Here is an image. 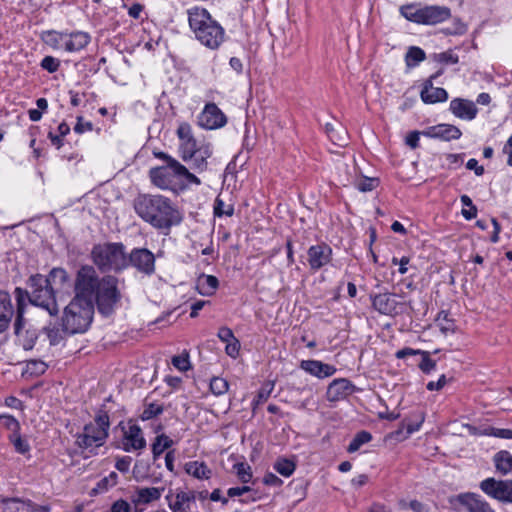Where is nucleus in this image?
Returning a JSON list of instances; mask_svg holds the SVG:
<instances>
[{
  "instance_id": "obj_1",
  "label": "nucleus",
  "mask_w": 512,
  "mask_h": 512,
  "mask_svg": "<svg viewBox=\"0 0 512 512\" xmlns=\"http://www.w3.org/2000/svg\"><path fill=\"white\" fill-rule=\"evenodd\" d=\"M134 209L143 221L165 234L183 220L179 209L163 195L141 194L134 200Z\"/></svg>"
},
{
  "instance_id": "obj_2",
  "label": "nucleus",
  "mask_w": 512,
  "mask_h": 512,
  "mask_svg": "<svg viewBox=\"0 0 512 512\" xmlns=\"http://www.w3.org/2000/svg\"><path fill=\"white\" fill-rule=\"evenodd\" d=\"M189 28L201 45L217 50L225 41V29L205 8L194 6L187 10Z\"/></svg>"
},
{
  "instance_id": "obj_3",
  "label": "nucleus",
  "mask_w": 512,
  "mask_h": 512,
  "mask_svg": "<svg viewBox=\"0 0 512 512\" xmlns=\"http://www.w3.org/2000/svg\"><path fill=\"white\" fill-rule=\"evenodd\" d=\"M91 260L103 273L121 272L128 268L126 247L121 242L98 243L92 247Z\"/></svg>"
},
{
  "instance_id": "obj_4",
  "label": "nucleus",
  "mask_w": 512,
  "mask_h": 512,
  "mask_svg": "<svg viewBox=\"0 0 512 512\" xmlns=\"http://www.w3.org/2000/svg\"><path fill=\"white\" fill-rule=\"evenodd\" d=\"M94 317V303L87 300L72 298L64 308L61 327L68 335L85 333Z\"/></svg>"
},
{
  "instance_id": "obj_5",
  "label": "nucleus",
  "mask_w": 512,
  "mask_h": 512,
  "mask_svg": "<svg viewBox=\"0 0 512 512\" xmlns=\"http://www.w3.org/2000/svg\"><path fill=\"white\" fill-rule=\"evenodd\" d=\"M110 419L107 411H97L94 421L86 424L76 436V445L83 450L93 452L103 446L109 436Z\"/></svg>"
},
{
  "instance_id": "obj_6",
  "label": "nucleus",
  "mask_w": 512,
  "mask_h": 512,
  "mask_svg": "<svg viewBox=\"0 0 512 512\" xmlns=\"http://www.w3.org/2000/svg\"><path fill=\"white\" fill-rule=\"evenodd\" d=\"M400 14L419 25H437L451 18V9L447 6L412 3L401 6Z\"/></svg>"
},
{
  "instance_id": "obj_7",
  "label": "nucleus",
  "mask_w": 512,
  "mask_h": 512,
  "mask_svg": "<svg viewBox=\"0 0 512 512\" xmlns=\"http://www.w3.org/2000/svg\"><path fill=\"white\" fill-rule=\"evenodd\" d=\"M30 291H27L29 303L46 310L50 316H57L59 306L55 298V292L48 280L41 274L32 275L28 282Z\"/></svg>"
},
{
  "instance_id": "obj_8",
  "label": "nucleus",
  "mask_w": 512,
  "mask_h": 512,
  "mask_svg": "<svg viewBox=\"0 0 512 512\" xmlns=\"http://www.w3.org/2000/svg\"><path fill=\"white\" fill-rule=\"evenodd\" d=\"M101 278L95 268L91 265H82L74 280V297L94 303V296Z\"/></svg>"
},
{
  "instance_id": "obj_9",
  "label": "nucleus",
  "mask_w": 512,
  "mask_h": 512,
  "mask_svg": "<svg viewBox=\"0 0 512 512\" xmlns=\"http://www.w3.org/2000/svg\"><path fill=\"white\" fill-rule=\"evenodd\" d=\"M117 284L118 279L112 275H106L101 278L94 296V304H97L100 313L104 315L110 314L115 304L119 301L120 293Z\"/></svg>"
},
{
  "instance_id": "obj_10",
  "label": "nucleus",
  "mask_w": 512,
  "mask_h": 512,
  "mask_svg": "<svg viewBox=\"0 0 512 512\" xmlns=\"http://www.w3.org/2000/svg\"><path fill=\"white\" fill-rule=\"evenodd\" d=\"M213 154L212 144L205 139L180 152V157L198 173L208 169V159Z\"/></svg>"
},
{
  "instance_id": "obj_11",
  "label": "nucleus",
  "mask_w": 512,
  "mask_h": 512,
  "mask_svg": "<svg viewBox=\"0 0 512 512\" xmlns=\"http://www.w3.org/2000/svg\"><path fill=\"white\" fill-rule=\"evenodd\" d=\"M480 489L491 498L503 503H512V480L486 478L480 483Z\"/></svg>"
},
{
  "instance_id": "obj_12",
  "label": "nucleus",
  "mask_w": 512,
  "mask_h": 512,
  "mask_svg": "<svg viewBox=\"0 0 512 512\" xmlns=\"http://www.w3.org/2000/svg\"><path fill=\"white\" fill-rule=\"evenodd\" d=\"M129 260L128 267L131 265L140 273L152 275L155 272V256L146 248H134L127 253Z\"/></svg>"
},
{
  "instance_id": "obj_13",
  "label": "nucleus",
  "mask_w": 512,
  "mask_h": 512,
  "mask_svg": "<svg viewBox=\"0 0 512 512\" xmlns=\"http://www.w3.org/2000/svg\"><path fill=\"white\" fill-rule=\"evenodd\" d=\"M332 248L324 242L312 245L307 250V261L311 270L318 271L332 260Z\"/></svg>"
},
{
  "instance_id": "obj_14",
  "label": "nucleus",
  "mask_w": 512,
  "mask_h": 512,
  "mask_svg": "<svg viewBox=\"0 0 512 512\" xmlns=\"http://www.w3.org/2000/svg\"><path fill=\"white\" fill-rule=\"evenodd\" d=\"M458 512H495L490 504L475 493H462L456 497Z\"/></svg>"
},
{
  "instance_id": "obj_15",
  "label": "nucleus",
  "mask_w": 512,
  "mask_h": 512,
  "mask_svg": "<svg viewBox=\"0 0 512 512\" xmlns=\"http://www.w3.org/2000/svg\"><path fill=\"white\" fill-rule=\"evenodd\" d=\"M372 307L383 315L394 316L400 311L401 304L396 300V295L385 292L370 295Z\"/></svg>"
},
{
  "instance_id": "obj_16",
  "label": "nucleus",
  "mask_w": 512,
  "mask_h": 512,
  "mask_svg": "<svg viewBox=\"0 0 512 512\" xmlns=\"http://www.w3.org/2000/svg\"><path fill=\"white\" fill-rule=\"evenodd\" d=\"M226 122V116L214 103L206 104L199 115V124L209 130L221 128Z\"/></svg>"
},
{
  "instance_id": "obj_17",
  "label": "nucleus",
  "mask_w": 512,
  "mask_h": 512,
  "mask_svg": "<svg viewBox=\"0 0 512 512\" xmlns=\"http://www.w3.org/2000/svg\"><path fill=\"white\" fill-rule=\"evenodd\" d=\"M355 390L354 385L346 378L333 380L326 391V399L329 402H337L351 395Z\"/></svg>"
},
{
  "instance_id": "obj_18",
  "label": "nucleus",
  "mask_w": 512,
  "mask_h": 512,
  "mask_svg": "<svg viewBox=\"0 0 512 512\" xmlns=\"http://www.w3.org/2000/svg\"><path fill=\"white\" fill-rule=\"evenodd\" d=\"M422 135L428 138L451 141L459 139L462 136V132L452 124H438L422 131Z\"/></svg>"
},
{
  "instance_id": "obj_19",
  "label": "nucleus",
  "mask_w": 512,
  "mask_h": 512,
  "mask_svg": "<svg viewBox=\"0 0 512 512\" xmlns=\"http://www.w3.org/2000/svg\"><path fill=\"white\" fill-rule=\"evenodd\" d=\"M146 447V440L142 430L138 425H130L124 431L122 448L126 452L142 450Z\"/></svg>"
},
{
  "instance_id": "obj_20",
  "label": "nucleus",
  "mask_w": 512,
  "mask_h": 512,
  "mask_svg": "<svg viewBox=\"0 0 512 512\" xmlns=\"http://www.w3.org/2000/svg\"><path fill=\"white\" fill-rule=\"evenodd\" d=\"M166 500L172 512H187L190 509V503L195 501V494L192 491L177 490L175 493L170 491L166 495Z\"/></svg>"
},
{
  "instance_id": "obj_21",
  "label": "nucleus",
  "mask_w": 512,
  "mask_h": 512,
  "mask_svg": "<svg viewBox=\"0 0 512 512\" xmlns=\"http://www.w3.org/2000/svg\"><path fill=\"white\" fill-rule=\"evenodd\" d=\"M449 110L458 118L471 121L478 113V108L471 100L454 98L450 102Z\"/></svg>"
},
{
  "instance_id": "obj_22",
  "label": "nucleus",
  "mask_w": 512,
  "mask_h": 512,
  "mask_svg": "<svg viewBox=\"0 0 512 512\" xmlns=\"http://www.w3.org/2000/svg\"><path fill=\"white\" fill-rule=\"evenodd\" d=\"M16 302H17V308L15 310V322H14V333L17 336H20L22 334V331L25 327V318H24V312L25 308L27 306L26 298L28 297L27 290H24L20 287L15 288L14 290Z\"/></svg>"
},
{
  "instance_id": "obj_23",
  "label": "nucleus",
  "mask_w": 512,
  "mask_h": 512,
  "mask_svg": "<svg viewBox=\"0 0 512 512\" xmlns=\"http://www.w3.org/2000/svg\"><path fill=\"white\" fill-rule=\"evenodd\" d=\"M151 182L162 190L171 189L174 185L175 176L169 166H161L150 169Z\"/></svg>"
},
{
  "instance_id": "obj_24",
  "label": "nucleus",
  "mask_w": 512,
  "mask_h": 512,
  "mask_svg": "<svg viewBox=\"0 0 512 512\" xmlns=\"http://www.w3.org/2000/svg\"><path fill=\"white\" fill-rule=\"evenodd\" d=\"M300 368L305 372L317 377L326 378L335 374L336 368L319 360H302Z\"/></svg>"
},
{
  "instance_id": "obj_25",
  "label": "nucleus",
  "mask_w": 512,
  "mask_h": 512,
  "mask_svg": "<svg viewBox=\"0 0 512 512\" xmlns=\"http://www.w3.org/2000/svg\"><path fill=\"white\" fill-rule=\"evenodd\" d=\"M14 314L15 309L10 294L0 291V334L9 328Z\"/></svg>"
},
{
  "instance_id": "obj_26",
  "label": "nucleus",
  "mask_w": 512,
  "mask_h": 512,
  "mask_svg": "<svg viewBox=\"0 0 512 512\" xmlns=\"http://www.w3.org/2000/svg\"><path fill=\"white\" fill-rule=\"evenodd\" d=\"M91 41V36L87 32L74 31L71 33L67 32V38H65L64 50L67 52H78L84 49Z\"/></svg>"
},
{
  "instance_id": "obj_27",
  "label": "nucleus",
  "mask_w": 512,
  "mask_h": 512,
  "mask_svg": "<svg viewBox=\"0 0 512 512\" xmlns=\"http://www.w3.org/2000/svg\"><path fill=\"white\" fill-rule=\"evenodd\" d=\"M337 181L342 186H349L354 183L356 167L354 163L349 164L342 160L336 164Z\"/></svg>"
},
{
  "instance_id": "obj_28",
  "label": "nucleus",
  "mask_w": 512,
  "mask_h": 512,
  "mask_svg": "<svg viewBox=\"0 0 512 512\" xmlns=\"http://www.w3.org/2000/svg\"><path fill=\"white\" fill-rule=\"evenodd\" d=\"M164 488L158 487H145L139 488L132 498L135 505L148 504L152 501L159 500Z\"/></svg>"
},
{
  "instance_id": "obj_29",
  "label": "nucleus",
  "mask_w": 512,
  "mask_h": 512,
  "mask_svg": "<svg viewBox=\"0 0 512 512\" xmlns=\"http://www.w3.org/2000/svg\"><path fill=\"white\" fill-rule=\"evenodd\" d=\"M177 136L180 140L179 152L190 148L192 145H195L197 142L201 141V139H196L193 136L192 127L186 122H183L178 126Z\"/></svg>"
},
{
  "instance_id": "obj_30",
  "label": "nucleus",
  "mask_w": 512,
  "mask_h": 512,
  "mask_svg": "<svg viewBox=\"0 0 512 512\" xmlns=\"http://www.w3.org/2000/svg\"><path fill=\"white\" fill-rule=\"evenodd\" d=\"M219 281L213 275H201L197 280V289L201 295L211 296L218 288Z\"/></svg>"
},
{
  "instance_id": "obj_31",
  "label": "nucleus",
  "mask_w": 512,
  "mask_h": 512,
  "mask_svg": "<svg viewBox=\"0 0 512 512\" xmlns=\"http://www.w3.org/2000/svg\"><path fill=\"white\" fill-rule=\"evenodd\" d=\"M494 464L502 475L512 473V454L506 450L499 451L494 455Z\"/></svg>"
},
{
  "instance_id": "obj_32",
  "label": "nucleus",
  "mask_w": 512,
  "mask_h": 512,
  "mask_svg": "<svg viewBox=\"0 0 512 512\" xmlns=\"http://www.w3.org/2000/svg\"><path fill=\"white\" fill-rule=\"evenodd\" d=\"M67 32L47 31L43 35L44 42L53 49H64Z\"/></svg>"
},
{
  "instance_id": "obj_33",
  "label": "nucleus",
  "mask_w": 512,
  "mask_h": 512,
  "mask_svg": "<svg viewBox=\"0 0 512 512\" xmlns=\"http://www.w3.org/2000/svg\"><path fill=\"white\" fill-rule=\"evenodd\" d=\"M420 97L424 103L434 104L446 101L448 99V93L444 88L434 87L429 93H427V91H421Z\"/></svg>"
},
{
  "instance_id": "obj_34",
  "label": "nucleus",
  "mask_w": 512,
  "mask_h": 512,
  "mask_svg": "<svg viewBox=\"0 0 512 512\" xmlns=\"http://www.w3.org/2000/svg\"><path fill=\"white\" fill-rule=\"evenodd\" d=\"M186 472L197 479H209L211 470L204 462L193 461L186 464Z\"/></svg>"
},
{
  "instance_id": "obj_35",
  "label": "nucleus",
  "mask_w": 512,
  "mask_h": 512,
  "mask_svg": "<svg viewBox=\"0 0 512 512\" xmlns=\"http://www.w3.org/2000/svg\"><path fill=\"white\" fill-rule=\"evenodd\" d=\"M273 468L280 475L290 477L296 469V463L285 457H280L275 461Z\"/></svg>"
},
{
  "instance_id": "obj_36",
  "label": "nucleus",
  "mask_w": 512,
  "mask_h": 512,
  "mask_svg": "<svg viewBox=\"0 0 512 512\" xmlns=\"http://www.w3.org/2000/svg\"><path fill=\"white\" fill-rule=\"evenodd\" d=\"M426 58V54L423 49L416 46H411L406 55H405V63L407 67H415L420 62L424 61Z\"/></svg>"
},
{
  "instance_id": "obj_37",
  "label": "nucleus",
  "mask_w": 512,
  "mask_h": 512,
  "mask_svg": "<svg viewBox=\"0 0 512 512\" xmlns=\"http://www.w3.org/2000/svg\"><path fill=\"white\" fill-rule=\"evenodd\" d=\"M173 445V441L165 434L158 435L152 444L153 458L157 459L168 448Z\"/></svg>"
},
{
  "instance_id": "obj_38",
  "label": "nucleus",
  "mask_w": 512,
  "mask_h": 512,
  "mask_svg": "<svg viewBox=\"0 0 512 512\" xmlns=\"http://www.w3.org/2000/svg\"><path fill=\"white\" fill-rule=\"evenodd\" d=\"M372 440V435L370 432L362 430L354 436L351 440L350 444L347 447V451L349 453H354L358 451L364 444L369 443Z\"/></svg>"
},
{
  "instance_id": "obj_39",
  "label": "nucleus",
  "mask_w": 512,
  "mask_h": 512,
  "mask_svg": "<svg viewBox=\"0 0 512 512\" xmlns=\"http://www.w3.org/2000/svg\"><path fill=\"white\" fill-rule=\"evenodd\" d=\"M45 279L48 280L50 286H52V284L62 286L68 281L69 276L64 268L55 267L51 269L48 276H45Z\"/></svg>"
},
{
  "instance_id": "obj_40",
  "label": "nucleus",
  "mask_w": 512,
  "mask_h": 512,
  "mask_svg": "<svg viewBox=\"0 0 512 512\" xmlns=\"http://www.w3.org/2000/svg\"><path fill=\"white\" fill-rule=\"evenodd\" d=\"M173 165H174L173 174L176 177H183L190 184H195V185L201 184V180L196 175L191 173L187 169V167H185L183 164H181L180 162H173Z\"/></svg>"
},
{
  "instance_id": "obj_41",
  "label": "nucleus",
  "mask_w": 512,
  "mask_h": 512,
  "mask_svg": "<svg viewBox=\"0 0 512 512\" xmlns=\"http://www.w3.org/2000/svg\"><path fill=\"white\" fill-rule=\"evenodd\" d=\"M229 384L226 379L221 377H213L210 381V390L216 395L220 396L228 391Z\"/></svg>"
},
{
  "instance_id": "obj_42",
  "label": "nucleus",
  "mask_w": 512,
  "mask_h": 512,
  "mask_svg": "<svg viewBox=\"0 0 512 512\" xmlns=\"http://www.w3.org/2000/svg\"><path fill=\"white\" fill-rule=\"evenodd\" d=\"M10 442L13 444L16 452L27 454L30 451V445L26 439H23L18 432L9 436Z\"/></svg>"
},
{
  "instance_id": "obj_43",
  "label": "nucleus",
  "mask_w": 512,
  "mask_h": 512,
  "mask_svg": "<svg viewBox=\"0 0 512 512\" xmlns=\"http://www.w3.org/2000/svg\"><path fill=\"white\" fill-rule=\"evenodd\" d=\"M163 411H164V408L162 405L152 402V403L145 405L144 410L140 417L143 421L150 420V419L162 414Z\"/></svg>"
},
{
  "instance_id": "obj_44",
  "label": "nucleus",
  "mask_w": 512,
  "mask_h": 512,
  "mask_svg": "<svg viewBox=\"0 0 512 512\" xmlns=\"http://www.w3.org/2000/svg\"><path fill=\"white\" fill-rule=\"evenodd\" d=\"M418 367L424 374H430L436 369V361L431 359L428 351H423L421 352V361Z\"/></svg>"
},
{
  "instance_id": "obj_45",
  "label": "nucleus",
  "mask_w": 512,
  "mask_h": 512,
  "mask_svg": "<svg viewBox=\"0 0 512 512\" xmlns=\"http://www.w3.org/2000/svg\"><path fill=\"white\" fill-rule=\"evenodd\" d=\"M214 215L217 217L232 216L234 214V207L232 205H226L224 201L217 197L214 202Z\"/></svg>"
},
{
  "instance_id": "obj_46",
  "label": "nucleus",
  "mask_w": 512,
  "mask_h": 512,
  "mask_svg": "<svg viewBox=\"0 0 512 512\" xmlns=\"http://www.w3.org/2000/svg\"><path fill=\"white\" fill-rule=\"evenodd\" d=\"M7 504H11L10 508L13 512H34V507L31 501H22L16 498L8 499Z\"/></svg>"
},
{
  "instance_id": "obj_47",
  "label": "nucleus",
  "mask_w": 512,
  "mask_h": 512,
  "mask_svg": "<svg viewBox=\"0 0 512 512\" xmlns=\"http://www.w3.org/2000/svg\"><path fill=\"white\" fill-rule=\"evenodd\" d=\"M234 469L236 470V474L239 480L246 484L252 479V471L251 467L246 463H236L234 465Z\"/></svg>"
},
{
  "instance_id": "obj_48",
  "label": "nucleus",
  "mask_w": 512,
  "mask_h": 512,
  "mask_svg": "<svg viewBox=\"0 0 512 512\" xmlns=\"http://www.w3.org/2000/svg\"><path fill=\"white\" fill-rule=\"evenodd\" d=\"M482 434L502 439H512V430L506 428L487 427L483 430Z\"/></svg>"
},
{
  "instance_id": "obj_49",
  "label": "nucleus",
  "mask_w": 512,
  "mask_h": 512,
  "mask_svg": "<svg viewBox=\"0 0 512 512\" xmlns=\"http://www.w3.org/2000/svg\"><path fill=\"white\" fill-rule=\"evenodd\" d=\"M274 385L271 384L269 386H263L259 389L255 399L252 401L253 410L260 404L266 402L268 398L270 397V394L273 390Z\"/></svg>"
},
{
  "instance_id": "obj_50",
  "label": "nucleus",
  "mask_w": 512,
  "mask_h": 512,
  "mask_svg": "<svg viewBox=\"0 0 512 512\" xmlns=\"http://www.w3.org/2000/svg\"><path fill=\"white\" fill-rule=\"evenodd\" d=\"M378 179L377 178H368V177H365L359 181H355L354 180V185L356 186V188L362 192H368V191H372L373 189H375L377 186H378Z\"/></svg>"
},
{
  "instance_id": "obj_51",
  "label": "nucleus",
  "mask_w": 512,
  "mask_h": 512,
  "mask_svg": "<svg viewBox=\"0 0 512 512\" xmlns=\"http://www.w3.org/2000/svg\"><path fill=\"white\" fill-rule=\"evenodd\" d=\"M414 416H415V422H412L410 420L409 421L405 420L403 423L407 430L408 435H411L412 433L418 431L420 429L422 423L424 422V414L422 412H418Z\"/></svg>"
},
{
  "instance_id": "obj_52",
  "label": "nucleus",
  "mask_w": 512,
  "mask_h": 512,
  "mask_svg": "<svg viewBox=\"0 0 512 512\" xmlns=\"http://www.w3.org/2000/svg\"><path fill=\"white\" fill-rule=\"evenodd\" d=\"M42 69L49 73L56 72L60 67V60L53 56H45L40 63Z\"/></svg>"
},
{
  "instance_id": "obj_53",
  "label": "nucleus",
  "mask_w": 512,
  "mask_h": 512,
  "mask_svg": "<svg viewBox=\"0 0 512 512\" xmlns=\"http://www.w3.org/2000/svg\"><path fill=\"white\" fill-rule=\"evenodd\" d=\"M0 425L10 430L12 434L17 433L20 428L19 422L10 415H0Z\"/></svg>"
},
{
  "instance_id": "obj_54",
  "label": "nucleus",
  "mask_w": 512,
  "mask_h": 512,
  "mask_svg": "<svg viewBox=\"0 0 512 512\" xmlns=\"http://www.w3.org/2000/svg\"><path fill=\"white\" fill-rule=\"evenodd\" d=\"M172 364L179 371L185 372L190 368L188 354L176 355L172 358Z\"/></svg>"
},
{
  "instance_id": "obj_55",
  "label": "nucleus",
  "mask_w": 512,
  "mask_h": 512,
  "mask_svg": "<svg viewBox=\"0 0 512 512\" xmlns=\"http://www.w3.org/2000/svg\"><path fill=\"white\" fill-rule=\"evenodd\" d=\"M93 130V124L89 121L84 122V119L82 116L77 117V123L74 126V131L78 134H82L87 131Z\"/></svg>"
},
{
  "instance_id": "obj_56",
  "label": "nucleus",
  "mask_w": 512,
  "mask_h": 512,
  "mask_svg": "<svg viewBox=\"0 0 512 512\" xmlns=\"http://www.w3.org/2000/svg\"><path fill=\"white\" fill-rule=\"evenodd\" d=\"M217 335L218 338L224 343H229L236 339L233 331L228 327H221Z\"/></svg>"
},
{
  "instance_id": "obj_57",
  "label": "nucleus",
  "mask_w": 512,
  "mask_h": 512,
  "mask_svg": "<svg viewBox=\"0 0 512 512\" xmlns=\"http://www.w3.org/2000/svg\"><path fill=\"white\" fill-rule=\"evenodd\" d=\"M239 349L240 342L237 338L229 343H226L225 351L227 355H229L232 358H236L239 355Z\"/></svg>"
},
{
  "instance_id": "obj_58",
  "label": "nucleus",
  "mask_w": 512,
  "mask_h": 512,
  "mask_svg": "<svg viewBox=\"0 0 512 512\" xmlns=\"http://www.w3.org/2000/svg\"><path fill=\"white\" fill-rule=\"evenodd\" d=\"M422 132L419 131H411L406 136L405 142L412 149H416L419 146V139Z\"/></svg>"
},
{
  "instance_id": "obj_59",
  "label": "nucleus",
  "mask_w": 512,
  "mask_h": 512,
  "mask_svg": "<svg viewBox=\"0 0 512 512\" xmlns=\"http://www.w3.org/2000/svg\"><path fill=\"white\" fill-rule=\"evenodd\" d=\"M446 383L447 378L444 374H442L437 381L428 382L426 388L429 391H439L446 385Z\"/></svg>"
},
{
  "instance_id": "obj_60",
  "label": "nucleus",
  "mask_w": 512,
  "mask_h": 512,
  "mask_svg": "<svg viewBox=\"0 0 512 512\" xmlns=\"http://www.w3.org/2000/svg\"><path fill=\"white\" fill-rule=\"evenodd\" d=\"M131 462L132 458L130 456H124L116 461L115 468L122 473H126L129 471Z\"/></svg>"
},
{
  "instance_id": "obj_61",
  "label": "nucleus",
  "mask_w": 512,
  "mask_h": 512,
  "mask_svg": "<svg viewBox=\"0 0 512 512\" xmlns=\"http://www.w3.org/2000/svg\"><path fill=\"white\" fill-rule=\"evenodd\" d=\"M263 483L268 486L280 487L283 481L273 473H266L263 477Z\"/></svg>"
},
{
  "instance_id": "obj_62",
  "label": "nucleus",
  "mask_w": 512,
  "mask_h": 512,
  "mask_svg": "<svg viewBox=\"0 0 512 512\" xmlns=\"http://www.w3.org/2000/svg\"><path fill=\"white\" fill-rule=\"evenodd\" d=\"M111 512H131V507L127 501L119 499L112 504Z\"/></svg>"
},
{
  "instance_id": "obj_63",
  "label": "nucleus",
  "mask_w": 512,
  "mask_h": 512,
  "mask_svg": "<svg viewBox=\"0 0 512 512\" xmlns=\"http://www.w3.org/2000/svg\"><path fill=\"white\" fill-rule=\"evenodd\" d=\"M466 168L468 170L474 171L475 175L482 176L485 172V169L482 165L478 164V161L474 158H471L466 163Z\"/></svg>"
},
{
  "instance_id": "obj_64",
  "label": "nucleus",
  "mask_w": 512,
  "mask_h": 512,
  "mask_svg": "<svg viewBox=\"0 0 512 512\" xmlns=\"http://www.w3.org/2000/svg\"><path fill=\"white\" fill-rule=\"evenodd\" d=\"M502 152L507 156V165L512 167V135L505 142Z\"/></svg>"
}]
</instances>
